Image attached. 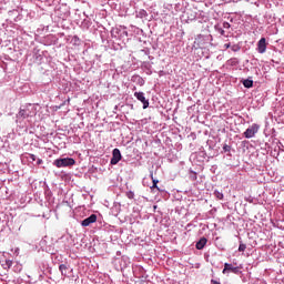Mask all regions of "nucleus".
<instances>
[{"instance_id":"nucleus-1","label":"nucleus","mask_w":284,"mask_h":284,"mask_svg":"<svg viewBox=\"0 0 284 284\" xmlns=\"http://www.w3.org/2000/svg\"><path fill=\"white\" fill-rule=\"evenodd\" d=\"M34 116H37V106L34 104L22 105L16 115V123L18 128H30Z\"/></svg>"},{"instance_id":"nucleus-2","label":"nucleus","mask_w":284,"mask_h":284,"mask_svg":"<svg viewBox=\"0 0 284 284\" xmlns=\"http://www.w3.org/2000/svg\"><path fill=\"white\" fill-rule=\"evenodd\" d=\"M111 37L115 41H125L128 39V29L125 27H115L111 30Z\"/></svg>"},{"instance_id":"nucleus-3","label":"nucleus","mask_w":284,"mask_h":284,"mask_svg":"<svg viewBox=\"0 0 284 284\" xmlns=\"http://www.w3.org/2000/svg\"><path fill=\"white\" fill-rule=\"evenodd\" d=\"M77 161L72 158H59L53 161L55 168H72Z\"/></svg>"},{"instance_id":"nucleus-4","label":"nucleus","mask_w":284,"mask_h":284,"mask_svg":"<svg viewBox=\"0 0 284 284\" xmlns=\"http://www.w3.org/2000/svg\"><path fill=\"white\" fill-rule=\"evenodd\" d=\"M258 130H261V125H258L257 123H253L243 133L244 139H254V136L258 134Z\"/></svg>"},{"instance_id":"nucleus-5","label":"nucleus","mask_w":284,"mask_h":284,"mask_svg":"<svg viewBox=\"0 0 284 284\" xmlns=\"http://www.w3.org/2000/svg\"><path fill=\"white\" fill-rule=\"evenodd\" d=\"M230 273L239 275V274H243V271H241V266H234V264L224 263V268L222 271V274H225L226 276H229Z\"/></svg>"},{"instance_id":"nucleus-6","label":"nucleus","mask_w":284,"mask_h":284,"mask_svg":"<svg viewBox=\"0 0 284 284\" xmlns=\"http://www.w3.org/2000/svg\"><path fill=\"white\" fill-rule=\"evenodd\" d=\"M134 97L142 103L143 110H148V108H150V100L145 99V93L134 92Z\"/></svg>"},{"instance_id":"nucleus-7","label":"nucleus","mask_w":284,"mask_h":284,"mask_svg":"<svg viewBox=\"0 0 284 284\" xmlns=\"http://www.w3.org/2000/svg\"><path fill=\"white\" fill-rule=\"evenodd\" d=\"M122 159H123V155H121V150L113 149L110 164L111 165H118L119 161H121Z\"/></svg>"},{"instance_id":"nucleus-8","label":"nucleus","mask_w":284,"mask_h":284,"mask_svg":"<svg viewBox=\"0 0 284 284\" xmlns=\"http://www.w3.org/2000/svg\"><path fill=\"white\" fill-rule=\"evenodd\" d=\"M256 50L258 54H265L267 52V40L265 38L258 40Z\"/></svg>"},{"instance_id":"nucleus-9","label":"nucleus","mask_w":284,"mask_h":284,"mask_svg":"<svg viewBox=\"0 0 284 284\" xmlns=\"http://www.w3.org/2000/svg\"><path fill=\"white\" fill-rule=\"evenodd\" d=\"M92 223H97V214H91L89 217L81 221L82 227H90Z\"/></svg>"},{"instance_id":"nucleus-10","label":"nucleus","mask_w":284,"mask_h":284,"mask_svg":"<svg viewBox=\"0 0 284 284\" xmlns=\"http://www.w3.org/2000/svg\"><path fill=\"white\" fill-rule=\"evenodd\" d=\"M33 63H37V65H41L43 61V54L39 50H34L32 54Z\"/></svg>"},{"instance_id":"nucleus-11","label":"nucleus","mask_w":284,"mask_h":284,"mask_svg":"<svg viewBox=\"0 0 284 284\" xmlns=\"http://www.w3.org/2000/svg\"><path fill=\"white\" fill-rule=\"evenodd\" d=\"M281 148H284L281 142H277L274 145V149L271 151V155L274 156V159H278V156L281 155Z\"/></svg>"},{"instance_id":"nucleus-12","label":"nucleus","mask_w":284,"mask_h":284,"mask_svg":"<svg viewBox=\"0 0 284 284\" xmlns=\"http://www.w3.org/2000/svg\"><path fill=\"white\" fill-rule=\"evenodd\" d=\"M58 12H62L59 14V17L63 21H65V19H68V17H70V9L68 7L58 9Z\"/></svg>"},{"instance_id":"nucleus-13","label":"nucleus","mask_w":284,"mask_h":284,"mask_svg":"<svg viewBox=\"0 0 284 284\" xmlns=\"http://www.w3.org/2000/svg\"><path fill=\"white\" fill-rule=\"evenodd\" d=\"M205 245H207V239L206 237H201L196 242L195 247H196V250H203V247H205Z\"/></svg>"},{"instance_id":"nucleus-14","label":"nucleus","mask_w":284,"mask_h":284,"mask_svg":"<svg viewBox=\"0 0 284 284\" xmlns=\"http://www.w3.org/2000/svg\"><path fill=\"white\" fill-rule=\"evenodd\" d=\"M242 84L250 90V88H254V80H252V78L242 80Z\"/></svg>"},{"instance_id":"nucleus-15","label":"nucleus","mask_w":284,"mask_h":284,"mask_svg":"<svg viewBox=\"0 0 284 284\" xmlns=\"http://www.w3.org/2000/svg\"><path fill=\"white\" fill-rule=\"evenodd\" d=\"M150 176L153 183V185L151 186V190H158L159 192H161V189H159V180L154 179V173H151Z\"/></svg>"},{"instance_id":"nucleus-16","label":"nucleus","mask_w":284,"mask_h":284,"mask_svg":"<svg viewBox=\"0 0 284 284\" xmlns=\"http://www.w3.org/2000/svg\"><path fill=\"white\" fill-rule=\"evenodd\" d=\"M68 270H69L68 265L65 264L59 265V271L61 272L62 276H68Z\"/></svg>"},{"instance_id":"nucleus-17","label":"nucleus","mask_w":284,"mask_h":284,"mask_svg":"<svg viewBox=\"0 0 284 284\" xmlns=\"http://www.w3.org/2000/svg\"><path fill=\"white\" fill-rule=\"evenodd\" d=\"M145 17H148V11H145V9H141L140 11H136L138 19H145Z\"/></svg>"},{"instance_id":"nucleus-18","label":"nucleus","mask_w":284,"mask_h":284,"mask_svg":"<svg viewBox=\"0 0 284 284\" xmlns=\"http://www.w3.org/2000/svg\"><path fill=\"white\" fill-rule=\"evenodd\" d=\"M132 81H136L139 83V85H145V80H143V78L141 75H134L132 78Z\"/></svg>"},{"instance_id":"nucleus-19","label":"nucleus","mask_w":284,"mask_h":284,"mask_svg":"<svg viewBox=\"0 0 284 284\" xmlns=\"http://www.w3.org/2000/svg\"><path fill=\"white\" fill-rule=\"evenodd\" d=\"M213 195L217 199V201H223V199H224L223 192H221L219 190H215L213 192Z\"/></svg>"},{"instance_id":"nucleus-20","label":"nucleus","mask_w":284,"mask_h":284,"mask_svg":"<svg viewBox=\"0 0 284 284\" xmlns=\"http://www.w3.org/2000/svg\"><path fill=\"white\" fill-rule=\"evenodd\" d=\"M71 43L73 45H81V39L79 38V36H73L71 39Z\"/></svg>"},{"instance_id":"nucleus-21","label":"nucleus","mask_w":284,"mask_h":284,"mask_svg":"<svg viewBox=\"0 0 284 284\" xmlns=\"http://www.w3.org/2000/svg\"><path fill=\"white\" fill-rule=\"evenodd\" d=\"M3 270H10L12 267V260H6L4 263H2Z\"/></svg>"},{"instance_id":"nucleus-22","label":"nucleus","mask_w":284,"mask_h":284,"mask_svg":"<svg viewBox=\"0 0 284 284\" xmlns=\"http://www.w3.org/2000/svg\"><path fill=\"white\" fill-rule=\"evenodd\" d=\"M214 29L219 32V34H221V37H225V30L221 26L215 24Z\"/></svg>"},{"instance_id":"nucleus-23","label":"nucleus","mask_w":284,"mask_h":284,"mask_svg":"<svg viewBox=\"0 0 284 284\" xmlns=\"http://www.w3.org/2000/svg\"><path fill=\"white\" fill-rule=\"evenodd\" d=\"M27 161H29V163H34V161H37V155H34L32 153H28Z\"/></svg>"},{"instance_id":"nucleus-24","label":"nucleus","mask_w":284,"mask_h":284,"mask_svg":"<svg viewBox=\"0 0 284 284\" xmlns=\"http://www.w3.org/2000/svg\"><path fill=\"white\" fill-rule=\"evenodd\" d=\"M227 64L229 65H232L233 68L239 65V60L236 58H231L229 61H227Z\"/></svg>"},{"instance_id":"nucleus-25","label":"nucleus","mask_w":284,"mask_h":284,"mask_svg":"<svg viewBox=\"0 0 284 284\" xmlns=\"http://www.w3.org/2000/svg\"><path fill=\"white\" fill-rule=\"evenodd\" d=\"M189 179H190V181H196V179H197L196 172L190 171Z\"/></svg>"},{"instance_id":"nucleus-26","label":"nucleus","mask_w":284,"mask_h":284,"mask_svg":"<svg viewBox=\"0 0 284 284\" xmlns=\"http://www.w3.org/2000/svg\"><path fill=\"white\" fill-rule=\"evenodd\" d=\"M231 50H232V52H240L241 51V45L233 44V45H231Z\"/></svg>"},{"instance_id":"nucleus-27","label":"nucleus","mask_w":284,"mask_h":284,"mask_svg":"<svg viewBox=\"0 0 284 284\" xmlns=\"http://www.w3.org/2000/svg\"><path fill=\"white\" fill-rule=\"evenodd\" d=\"M230 28H232V26L230 24V22H223V23H222V29H223V30H230Z\"/></svg>"},{"instance_id":"nucleus-28","label":"nucleus","mask_w":284,"mask_h":284,"mask_svg":"<svg viewBox=\"0 0 284 284\" xmlns=\"http://www.w3.org/2000/svg\"><path fill=\"white\" fill-rule=\"evenodd\" d=\"M223 152H231L232 151V146L229 144H224L222 148Z\"/></svg>"},{"instance_id":"nucleus-29","label":"nucleus","mask_w":284,"mask_h":284,"mask_svg":"<svg viewBox=\"0 0 284 284\" xmlns=\"http://www.w3.org/2000/svg\"><path fill=\"white\" fill-rule=\"evenodd\" d=\"M245 250H247V245L240 243L239 252H245Z\"/></svg>"},{"instance_id":"nucleus-30","label":"nucleus","mask_w":284,"mask_h":284,"mask_svg":"<svg viewBox=\"0 0 284 284\" xmlns=\"http://www.w3.org/2000/svg\"><path fill=\"white\" fill-rule=\"evenodd\" d=\"M142 68H144L145 70H150V68H152V65L150 64V62H143Z\"/></svg>"},{"instance_id":"nucleus-31","label":"nucleus","mask_w":284,"mask_h":284,"mask_svg":"<svg viewBox=\"0 0 284 284\" xmlns=\"http://www.w3.org/2000/svg\"><path fill=\"white\" fill-rule=\"evenodd\" d=\"M36 165H43V160L36 158Z\"/></svg>"},{"instance_id":"nucleus-32","label":"nucleus","mask_w":284,"mask_h":284,"mask_svg":"<svg viewBox=\"0 0 284 284\" xmlns=\"http://www.w3.org/2000/svg\"><path fill=\"white\" fill-rule=\"evenodd\" d=\"M141 52H143L146 57H150V49H142Z\"/></svg>"},{"instance_id":"nucleus-33","label":"nucleus","mask_w":284,"mask_h":284,"mask_svg":"<svg viewBox=\"0 0 284 284\" xmlns=\"http://www.w3.org/2000/svg\"><path fill=\"white\" fill-rule=\"evenodd\" d=\"M128 199H134V192L130 191V192L128 193Z\"/></svg>"},{"instance_id":"nucleus-34","label":"nucleus","mask_w":284,"mask_h":284,"mask_svg":"<svg viewBox=\"0 0 284 284\" xmlns=\"http://www.w3.org/2000/svg\"><path fill=\"white\" fill-rule=\"evenodd\" d=\"M224 48H225V50H227V49L232 48V44L231 43H225Z\"/></svg>"},{"instance_id":"nucleus-35","label":"nucleus","mask_w":284,"mask_h":284,"mask_svg":"<svg viewBox=\"0 0 284 284\" xmlns=\"http://www.w3.org/2000/svg\"><path fill=\"white\" fill-rule=\"evenodd\" d=\"M212 284H221V282L216 281V280H211Z\"/></svg>"},{"instance_id":"nucleus-36","label":"nucleus","mask_w":284,"mask_h":284,"mask_svg":"<svg viewBox=\"0 0 284 284\" xmlns=\"http://www.w3.org/2000/svg\"><path fill=\"white\" fill-rule=\"evenodd\" d=\"M82 26H84V28H90V23H88V22H83V24Z\"/></svg>"},{"instance_id":"nucleus-37","label":"nucleus","mask_w":284,"mask_h":284,"mask_svg":"<svg viewBox=\"0 0 284 284\" xmlns=\"http://www.w3.org/2000/svg\"><path fill=\"white\" fill-rule=\"evenodd\" d=\"M156 207H159L158 205H153V210L154 212H156Z\"/></svg>"},{"instance_id":"nucleus-38","label":"nucleus","mask_w":284,"mask_h":284,"mask_svg":"<svg viewBox=\"0 0 284 284\" xmlns=\"http://www.w3.org/2000/svg\"><path fill=\"white\" fill-rule=\"evenodd\" d=\"M29 283H37V281H33V280H29Z\"/></svg>"},{"instance_id":"nucleus-39","label":"nucleus","mask_w":284,"mask_h":284,"mask_svg":"<svg viewBox=\"0 0 284 284\" xmlns=\"http://www.w3.org/2000/svg\"><path fill=\"white\" fill-rule=\"evenodd\" d=\"M149 59H150V61H152V59H154V57H152V55H149Z\"/></svg>"},{"instance_id":"nucleus-40","label":"nucleus","mask_w":284,"mask_h":284,"mask_svg":"<svg viewBox=\"0 0 284 284\" xmlns=\"http://www.w3.org/2000/svg\"><path fill=\"white\" fill-rule=\"evenodd\" d=\"M281 152H284V148L283 146H281Z\"/></svg>"}]
</instances>
